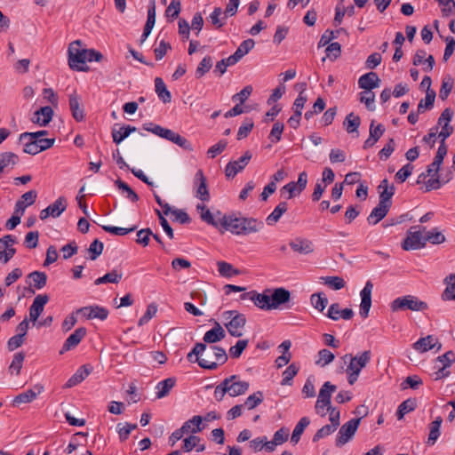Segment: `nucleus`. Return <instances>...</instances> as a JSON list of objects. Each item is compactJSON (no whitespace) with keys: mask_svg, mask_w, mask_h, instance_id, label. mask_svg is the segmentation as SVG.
<instances>
[{"mask_svg":"<svg viewBox=\"0 0 455 455\" xmlns=\"http://www.w3.org/2000/svg\"><path fill=\"white\" fill-rule=\"evenodd\" d=\"M53 110L51 107H42L35 112L32 121L41 126H46L51 122Z\"/></svg>","mask_w":455,"mask_h":455,"instance_id":"obj_29","label":"nucleus"},{"mask_svg":"<svg viewBox=\"0 0 455 455\" xmlns=\"http://www.w3.org/2000/svg\"><path fill=\"white\" fill-rule=\"evenodd\" d=\"M82 43L80 40L72 42L68 49V65L71 69L77 71H87L89 69L86 62L89 61L90 54L88 49L81 47Z\"/></svg>","mask_w":455,"mask_h":455,"instance_id":"obj_4","label":"nucleus"},{"mask_svg":"<svg viewBox=\"0 0 455 455\" xmlns=\"http://www.w3.org/2000/svg\"><path fill=\"white\" fill-rule=\"evenodd\" d=\"M222 8L215 7L207 20L213 25L216 29H220L226 24L227 18Z\"/></svg>","mask_w":455,"mask_h":455,"instance_id":"obj_35","label":"nucleus"},{"mask_svg":"<svg viewBox=\"0 0 455 455\" xmlns=\"http://www.w3.org/2000/svg\"><path fill=\"white\" fill-rule=\"evenodd\" d=\"M327 316L334 321L343 318L350 320L354 316V311L351 308L340 309L339 303H333L329 307Z\"/></svg>","mask_w":455,"mask_h":455,"instance_id":"obj_24","label":"nucleus"},{"mask_svg":"<svg viewBox=\"0 0 455 455\" xmlns=\"http://www.w3.org/2000/svg\"><path fill=\"white\" fill-rule=\"evenodd\" d=\"M196 188V196L203 202L210 200V194L207 188L206 178L202 170H198L194 180Z\"/></svg>","mask_w":455,"mask_h":455,"instance_id":"obj_16","label":"nucleus"},{"mask_svg":"<svg viewBox=\"0 0 455 455\" xmlns=\"http://www.w3.org/2000/svg\"><path fill=\"white\" fill-rule=\"evenodd\" d=\"M86 335V329L84 327L77 328L72 334L68 336L66 341L63 344L62 348L60 351V355H63L65 352L71 350L76 347L81 340Z\"/></svg>","mask_w":455,"mask_h":455,"instance_id":"obj_19","label":"nucleus"},{"mask_svg":"<svg viewBox=\"0 0 455 455\" xmlns=\"http://www.w3.org/2000/svg\"><path fill=\"white\" fill-rule=\"evenodd\" d=\"M441 165H436L435 161H433L427 168L426 173L430 176V179L425 182L426 192L439 189L443 183H447L451 178L447 180H441L439 175Z\"/></svg>","mask_w":455,"mask_h":455,"instance_id":"obj_11","label":"nucleus"},{"mask_svg":"<svg viewBox=\"0 0 455 455\" xmlns=\"http://www.w3.org/2000/svg\"><path fill=\"white\" fill-rule=\"evenodd\" d=\"M48 301L49 297L47 294H39L34 299L33 303L29 307L30 321L33 323L37 321Z\"/></svg>","mask_w":455,"mask_h":455,"instance_id":"obj_17","label":"nucleus"},{"mask_svg":"<svg viewBox=\"0 0 455 455\" xmlns=\"http://www.w3.org/2000/svg\"><path fill=\"white\" fill-rule=\"evenodd\" d=\"M224 325L228 333L235 338L242 337L246 323V317L236 310L225 311L222 314Z\"/></svg>","mask_w":455,"mask_h":455,"instance_id":"obj_6","label":"nucleus"},{"mask_svg":"<svg viewBox=\"0 0 455 455\" xmlns=\"http://www.w3.org/2000/svg\"><path fill=\"white\" fill-rule=\"evenodd\" d=\"M421 385L422 379L417 375L408 376L401 384L403 389H406L407 387L417 389Z\"/></svg>","mask_w":455,"mask_h":455,"instance_id":"obj_63","label":"nucleus"},{"mask_svg":"<svg viewBox=\"0 0 455 455\" xmlns=\"http://www.w3.org/2000/svg\"><path fill=\"white\" fill-rule=\"evenodd\" d=\"M321 279L325 285L333 290H340L346 285L344 279L339 276H323Z\"/></svg>","mask_w":455,"mask_h":455,"instance_id":"obj_50","label":"nucleus"},{"mask_svg":"<svg viewBox=\"0 0 455 455\" xmlns=\"http://www.w3.org/2000/svg\"><path fill=\"white\" fill-rule=\"evenodd\" d=\"M136 131V127L131 125H124L119 131H112L113 141L116 144H120L124 139H126L132 132Z\"/></svg>","mask_w":455,"mask_h":455,"instance_id":"obj_44","label":"nucleus"},{"mask_svg":"<svg viewBox=\"0 0 455 455\" xmlns=\"http://www.w3.org/2000/svg\"><path fill=\"white\" fill-rule=\"evenodd\" d=\"M122 279V274H119L116 270H112L111 272L107 273L101 277L97 278L94 281L96 285H100L102 283H117Z\"/></svg>","mask_w":455,"mask_h":455,"instance_id":"obj_47","label":"nucleus"},{"mask_svg":"<svg viewBox=\"0 0 455 455\" xmlns=\"http://www.w3.org/2000/svg\"><path fill=\"white\" fill-rule=\"evenodd\" d=\"M290 246L300 254H308L314 251L312 242L307 239L297 238L290 242Z\"/></svg>","mask_w":455,"mask_h":455,"instance_id":"obj_33","label":"nucleus"},{"mask_svg":"<svg viewBox=\"0 0 455 455\" xmlns=\"http://www.w3.org/2000/svg\"><path fill=\"white\" fill-rule=\"evenodd\" d=\"M416 403L414 400L407 399L403 401L397 409L396 416L398 419H402L405 414L412 411L415 409Z\"/></svg>","mask_w":455,"mask_h":455,"instance_id":"obj_52","label":"nucleus"},{"mask_svg":"<svg viewBox=\"0 0 455 455\" xmlns=\"http://www.w3.org/2000/svg\"><path fill=\"white\" fill-rule=\"evenodd\" d=\"M263 393L261 391H257L246 398L243 405L247 407L248 410H252L260 404L263 402Z\"/></svg>","mask_w":455,"mask_h":455,"instance_id":"obj_51","label":"nucleus"},{"mask_svg":"<svg viewBox=\"0 0 455 455\" xmlns=\"http://www.w3.org/2000/svg\"><path fill=\"white\" fill-rule=\"evenodd\" d=\"M155 89L157 96L164 103L171 102V92L167 90L166 85L162 78L156 77L155 79Z\"/></svg>","mask_w":455,"mask_h":455,"instance_id":"obj_38","label":"nucleus"},{"mask_svg":"<svg viewBox=\"0 0 455 455\" xmlns=\"http://www.w3.org/2000/svg\"><path fill=\"white\" fill-rule=\"evenodd\" d=\"M69 108L75 120L77 122L84 120V109L80 107V98L76 92L69 95Z\"/></svg>","mask_w":455,"mask_h":455,"instance_id":"obj_30","label":"nucleus"},{"mask_svg":"<svg viewBox=\"0 0 455 455\" xmlns=\"http://www.w3.org/2000/svg\"><path fill=\"white\" fill-rule=\"evenodd\" d=\"M299 367L295 363L289 365L283 372V379L281 384L283 386L291 385L292 379L297 375Z\"/></svg>","mask_w":455,"mask_h":455,"instance_id":"obj_55","label":"nucleus"},{"mask_svg":"<svg viewBox=\"0 0 455 455\" xmlns=\"http://www.w3.org/2000/svg\"><path fill=\"white\" fill-rule=\"evenodd\" d=\"M443 423V419L442 417L438 416L436 417V419L432 421L429 426H428V428H429V434H428V437H427V445H434L436 441L438 440L440 435H441V425Z\"/></svg>","mask_w":455,"mask_h":455,"instance_id":"obj_32","label":"nucleus"},{"mask_svg":"<svg viewBox=\"0 0 455 455\" xmlns=\"http://www.w3.org/2000/svg\"><path fill=\"white\" fill-rule=\"evenodd\" d=\"M385 132V127L383 124H379L375 125V121L372 120L370 124L369 129V138L363 143V149H368L373 147L376 142L380 139V137Z\"/></svg>","mask_w":455,"mask_h":455,"instance_id":"obj_21","label":"nucleus"},{"mask_svg":"<svg viewBox=\"0 0 455 455\" xmlns=\"http://www.w3.org/2000/svg\"><path fill=\"white\" fill-rule=\"evenodd\" d=\"M371 359V353L370 350L363 351L355 356L347 354L342 357L344 363L348 362L346 372L347 374V381L350 385H354L357 381L362 369L370 363Z\"/></svg>","mask_w":455,"mask_h":455,"instance_id":"obj_3","label":"nucleus"},{"mask_svg":"<svg viewBox=\"0 0 455 455\" xmlns=\"http://www.w3.org/2000/svg\"><path fill=\"white\" fill-rule=\"evenodd\" d=\"M426 243L430 242L433 244H440L443 243L445 241V236L437 229H432L430 231H427L426 235Z\"/></svg>","mask_w":455,"mask_h":455,"instance_id":"obj_58","label":"nucleus"},{"mask_svg":"<svg viewBox=\"0 0 455 455\" xmlns=\"http://www.w3.org/2000/svg\"><path fill=\"white\" fill-rule=\"evenodd\" d=\"M411 228L408 233L406 238L402 243V248L404 251L418 250L426 246V238L422 235L421 228L419 230L412 231Z\"/></svg>","mask_w":455,"mask_h":455,"instance_id":"obj_10","label":"nucleus"},{"mask_svg":"<svg viewBox=\"0 0 455 455\" xmlns=\"http://www.w3.org/2000/svg\"><path fill=\"white\" fill-rule=\"evenodd\" d=\"M200 218L204 222L211 226H213L215 228H219L220 226L219 215H217V213L213 215L209 209H207L204 212H202L200 214Z\"/></svg>","mask_w":455,"mask_h":455,"instance_id":"obj_62","label":"nucleus"},{"mask_svg":"<svg viewBox=\"0 0 455 455\" xmlns=\"http://www.w3.org/2000/svg\"><path fill=\"white\" fill-rule=\"evenodd\" d=\"M207 345L203 342L196 343L193 349L187 355V359L190 363H197L203 358V354L206 351Z\"/></svg>","mask_w":455,"mask_h":455,"instance_id":"obj_39","label":"nucleus"},{"mask_svg":"<svg viewBox=\"0 0 455 455\" xmlns=\"http://www.w3.org/2000/svg\"><path fill=\"white\" fill-rule=\"evenodd\" d=\"M360 101L364 103L366 108L373 111L375 109L374 101L375 94L371 91H365L360 93Z\"/></svg>","mask_w":455,"mask_h":455,"instance_id":"obj_61","label":"nucleus"},{"mask_svg":"<svg viewBox=\"0 0 455 455\" xmlns=\"http://www.w3.org/2000/svg\"><path fill=\"white\" fill-rule=\"evenodd\" d=\"M203 421V418L201 416H194L192 419L187 420L180 428L176 429L169 437V443L171 446H174V444L180 441L183 435L188 433L191 429V424H196V428L191 430L192 433L201 432L203 427H201V424Z\"/></svg>","mask_w":455,"mask_h":455,"instance_id":"obj_8","label":"nucleus"},{"mask_svg":"<svg viewBox=\"0 0 455 455\" xmlns=\"http://www.w3.org/2000/svg\"><path fill=\"white\" fill-rule=\"evenodd\" d=\"M227 361L228 355L223 347L210 346L203 354L199 366L204 369L216 370L219 365L224 364Z\"/></svg>","mask_w":455,"mask_h":455,"instance_id":"obj_5","label":"nucleus"},{"mask_svg":"<svg viewBox=\"0 0 455 455\" xmlns=\"http://www.w3.org/2000/svg\"><path fill=\"white\" fill-rule=\"evenodd\" d=\"M92 367L89 365H82L77 369V371L69 378V379L65 384L66 388H70L75 387L84 381L91 373Z\"/></svg>","mask_w":455,"mask_h":455,"instance_id":"obj_26","label":"nucleus"},{"mask_svg":"<svg viewBox=\"0 0 455 455\" xmlns=\"http://www.w3.org/2000/svg\"><path fill=\"white\" fill-rule=\"evenodd\" d=\"M435 99V92L434 90H427L425 99L421 100L418 105V113H424L431 109L434 106Z\"/></svg>","mask_w":455,"mask_h":455,"instance_id":"obj_45","label":"nucleus"},{"mask_svg":"<svg viewBox=\"0 0 455 455\" xmlns=\"http://www.w3.org/2000/svg\"><path fill=\"white\" fill-rule=\"evenodd\" d=\"M44 391V387L40 384L36 385L33 388L23 392L15 396L14 403H28L34 401L38 395Z\"/></svg>","mask_w":455,"mask_h":455,"instance_id":"obj_27","label":"nucleus"},{"mask_svg":"<svg viewBox=\"0 0 455 455\" xmlns=\"http://www.w3.org/2000/svg\"><path fill=\"white\" fill-rule=\"evenodd\" d=\"M217 266L220 275L224 277H231L239 274V270L234 268L230 263L226 261H218Z\"/></svg>","mask_w":455,"mask_h":455,"instance_id":"obj_48","label":"nucleus"},{"mask_svg":"<svg viewBox=\"0 0 455 455\" xmlns=\"http://www.w3.org/2000/svg\"><path fill=\"white\" fill-rule=\"evenodd\" d=\"M412 347L419 353H426L431 349H435L438 352L442 348V344L434 335H427L413 343Z\"/></svg>","mask_w":455,"mask_h":455,"instance_id":"obj_12","label":"nucleus"},{"mask_svg":"<svg viewBox=\"0 0 455 455\" xmlns=\"http://www.w3.org/2000/svg\"><path fill=\"white\" fill-rule=\"evenodd\" d=\"M68 203L64 196H60L53 204H50L49 210L52 218H58L67 209Z\"/></svg>","mask_w":455,"mask_h":455,"instance_id":"obj_43","label":"nucleus"},{"mask_svg":"<svg viewBox=\"0 0 455 455\" xmlns=\"http://www.w3.org/2000/svg\"><path fill=\"white\" fill-rule=\"evenodd\" d=\"M217 215H219L220 227L238 235L257 233L264 227V223L261 220L254 218L237 217L235 214L222 215L220 212H217Z\"/></svg>","mask_w":455,"mask_h":455,"instance_id":"obj_1","label":"nucleus"},{"mask_svg":"<svg viewBox=\"0 0 455 455\" xmlns=\"http://www.w3.org/2000/svg\"><path fill=\"white\" fill-rule=\"evenodd\" d=\"M19 157L12 152H4L0 154V174L5 168L13 167L18 163Z\"/></svg>","mask_w":455,"mask_h":455,"instance_id":"obj_41","label":"nucleus"},{"mask_svg":"<svg viewBox=\"0 0 455 455\" xmlns=\"http://www.w3.org/2000/svg\"><path fill=\"white\" fill-rule=\"evenodd\" d=\"M25 359V355L22 352L17 353L14 355L13 359L12 361L11 365L9 366V371L11 373H14L16 375H19L20 372V370L23 365V362Z\"/></svg>","mask_w":455,"mask_h":455,"instance_id":"obj_54","label":"nucleus"},{"mask_svg":"<svg viewBox=\"0 0 455 455\" xmlns=\"http://www.w3.org/2000/svg\"><path fill=\"white\" fill-rule=\"evenodd\" d=\"M373 289V283L371 281H367L364 287L360 292L361 304H360V315L363 318H367L371 307V292Z\"/></svg>","mask_w":455,"mask_h":455,"instance_id":"obj_14","label":"nucleus"},{"mask_svg":"<svg viewBox=\"0 0 455 455\" xmlns=\"http://www.w3.org/2000/svg\"><path fill=\"white\" fill-rule=\"evenodd\" d=\"M334 358L335 355L332 352L323 348L318 352V359L316 360L315 363L321 367H324L331 363Z\"/></svg>","mask_w":455,"mask_h":455,"instance_id":"obj_53","label":"nucleus"},{"mask_svg":"<svg viewBox=\"0 0 455 455\" xmlns=\"http://www.w3.org/2000/svg\"><path fill=\"white\" fill-rule=\"evenodd\" d=\"M161 138L175 143L187 151H193L192 144L185 137L170 129L164 128Z\"/></svg>","mask_w":455,"mask_h":455,"instance_id":"obj_18","label":"nucleus"},{"mask_svg":"<svg viewBox=\"0 0 455 455\" xmlns=\"http://www.w3.org/2000/svg\"><path fill=\"white\" fill-rule=\"evenodd\" d=\"M175 383L176 379L174 378H168L160 381L156 387L157 389L156 398L161 399L167 396L172 388L175 386Z\"/></svg>","mask_w":455,"mask_h":455,"instance_id":"obj_37","label":"nucleus"},{"mask_svg":"<svg viewBox=\"0 0 455 455\" xmlns=\"http://www.w3.org/2000/svg\"><path fill=\"white\" fill-rule=\"evenodd\" d=\"M103 243L95 239L89 246L88 251L90 253V259L95 260L103 251Z\"/></svg>","mask_w":455,"mask_h":455,"instance_id":"obj_57","label":"nucleus"},{"mask_svg":"<svg viewBox=\"0 0 455 455\" xmlns=\"http://www.w3.org/2000/svg\"><path fill=\"white\" fill-rule=\"evenodd\" d=\"M310 424V420L307 417H303L299 419V421L295 426L293 429L291 442L294 444L298 443L301 435L303 434L305 428Z\"/></svg>","mask_w":455,"mask_h":455,"instance_id":"obj_42","label":"nucleus"},{"mask_svg":"<svg viewBox=\"0 0 455 455\" xmlns=\"http://www.w3.org/2000/svg\"><path fill=\"white\" fill-rule=\"evenodd\" d=\"M224 380H228L227 385L228 395L233 397L245 394L250 387L249 382L239 380L236 375H232Z\"/></svg>","mask_w":455,"mask_h":455,"instance_id":"obj_15","label":"nucleus"},{"mask_svg":"<svg viewBox=\"0 0 455 455\" xmlns=\"http://www.w3.org/2000/svg\"><path fill=\"white\" fill-rule=\"evenodd\" d=\"M361 124V119L358 116L355 115L353 112L349 113L344 122L343 126L347 132V133H353L357 132L359 126Z\"/></svg>","mask_w":455,"mask_h":455,"instance_id":"obj_40","label":"nucleus"},{"mask_svg":"<svg viewBox=\"0 0 455 455\" xmlns=\"http://www.w3.org/2000/svg\"><path fill=\"white\" fill-rule=\"evenodd\" d=\"M77 312L83 314L87 319L105 320L108 315V310L98 305L81 307Z\"/></svg>","mask_w":455,"mask_h":455,"instance_id":"obj_20","label":"nucleus"},{"mask_svg":"<svg viewBox=\"0 0 455 455\" xmlns=\"http://www.w3.org/2000/svg\"><path fill=\"white\" fill-rule=\"evenodd\" d=\"M379 191V203L388 205L391 207L392 205V196L395 195V188L393 184L389 185V182L387 179L381 180L380 184L378 187Z\"/></svg>","mask_w":455,"mask_h":455,"instance_id":"obj_22","label":"nucleus"},{"mask_svg":"<svg viewBox=\"0 0 455 455\" xmlns=\"http://www.w3.org/2000/svg\"><path fill=\"white\" fill-rule=\"evenodd\" d=\"M212 67V59L210 56L204 57L199 63L196 70V76L197 78L202 77L206 74Z\"/></svg>","mask_w":455,"mask_h":455,"instance_id":"obj_56","label":"nucleus"},{"mask_svg":"<svg viewBox=\"0 0 455 455\" xmlns=\"http://www.w3.org/2000/svg\"><path fill=\"white\" fill-rule=\"evenodd\" d=\"M391 207L379 202L378 205L373 208L370 215L367 217V221L370 225H376L382 220L389 212Z\"/></svg>","mask_w":455,"mask_h":455,"instance_id":"obj_28","label":"nucleus"},{"mask_svg":"<svg viewBox=\"0 0 455 455\" xmlns=\"http://www.w3.org/2000/svg\"><path fill=\"white\" fill-rule=\"evenodd\" d=\"M254 40L251 38L246 39L243 42H242V44L238 46L235 52L237 54V56H239L242 59L254 47Z\"/></svg>","mask_w":455,"mask_h":455,"instance_id":"obj_64","label":"nucleus"},{"mask_svg":"<svg viewBox=\"0 0 455 455\" xmlns=\"http://www.w3.org/2000/svg\"><path fill=\"white\" fill-rule=\"evenodd\" d=\"M248 342V339H239L235 346L229 348L230 356L232 358H239L247 347Z\"/></svg>","mask_w":455,"mask_h":455,"instance_id":"obj_60","label":"nucleus"},{"mask_svg":"<svg viewBox=\"0 0 455 455\" xmlns=\"http://www.w3.org/2000/svg\"><path fill=\"white\" fill-rule=\"evenodd\" d=\"M151 235H153V232L149 228L139 230L137 232L136 243L143 247L148 246L149 244Z\"/></svg>","mask_w":455,"mask_h":455,"instance_id":"obj_59","label":"nucleus"},{"mask_svg":"<svg viewBox=\"0 0 455 455\" xmlns=\"http://www.w3.org/2000/svg\"><path fill=\"white\" fill-rule=\"evenodd\" d=\"M360 421L361 418L352 419L339 428L336 438V446L341 447L353 438Z\"/></svg>","mask_w":455,"mask_h":455,"instance_id":"obj_9","label":"nucleus"},{"mask_svg":"<svg viewBox=\"0 0 455 455\" xmlns=\"http://www.w3.org/2000/svg\"><path fill=\"white\" fill-rule=\"evenodd\" d=\"M290 299V291L280 287L273 291L267 289L263 293L255 291L253 303L259 309L269 311L278 308L281 305L289 302Z\"/></svg>","mask_w":455,"mask_h":455,"instance_id":"obj_2","label":"nucleus"},{"mask_svg":"<svg viewBox=\"0 0 455 455\" xmlns=\"http://www.w3.org/2000/svg\"><path fill=\"white\" fill-rule=\"evenodd\" d=\"M27 282L36 290L43 289L47 283V275L44 272L34 271L27 276Z\"/></svg>","mask_w":455,"mask_h":455,"instance_id":"obj_31","label":"nucleus"},{"mask_svg":"<svg viewBox=\"0 0 455 455\" xmlns=\"http://www.w3.org/2000/svg\"><path fill=\"white\" fill-rule=\"evenodd\" d=\"M310 301L313 307L320 312H323L328 304L327 297L321 292L312 294Z\"/></svg>","mask_w":455,"mask_h":455,"instance_id":"obj_49","label":"nucleus"},{"mask_svg":"<svg viewBox=\"0 0 455 455\" xmlns=\"http://www.w3.org/2000/svg\"><path fill=\"white\" fill-rule=\"evenodd\" d=\"M337 390V386L326 381L322 386L318 395V403H325L331 405V394Z\"/></svg>","mask_w":455,"mask_h":455,"instance_id":"obj_34","label":"nucleus"},{"mask_svg":"<svg viewBox=\"0 0 455 455\" xmlns=\"http://www.w3.org/2000/svg\"><path fill=\"white\" fill-rule=\"evenodd\" d=\"M380 84V79L375 72H369L362 76L358 80V85L361 89L366 91H371L372 89L378 88Z\"/></svg>","mask_w":455,"mask_h":455,"instance_id":"obj_25","label":"nucleus"},{"mask_svg":"<svg viewBox=\"0 0 455 455\" xmlns=\"http://www.w3.org/2000/svg\"><path fill=\"white\" fill-rule=\"evenodd\" d=\"M225 337V330L220 323L215 322L213 328L204 333L203 340L204 344H212L222 340Z\"/></svg>","mask_w":455,"mask_h":455,"instance_id":"obj_23","label":"nucleus"},{"mask_svg":"<svg viewBox=\"0 0 455 455\" xmlns=\"http://www.w3.org/2000/svg\"><path fill=\"white\" fill-rule=\"evenodd\" d=\"M251 157V153L246 151L238 160L229 162L225 168L226 176L228 178H234L246 167Z\"/></svg>","mask_w":455,"mask_h":455,"instance_id":"obj_13","label":"nucleus"},{"mask_svg":"<svg viewBox=\"0 0 455 455\" xmlns=\"http://www.w3.org/2000/svg\"><path fill=\"white\" fill-rule=\"evenodd\" d=\"M288 210V204L281 202L274 209V211L267 217L266 222L269 226H273L279 221L283 213Z\"/></svg>","mask_w":455,"mask_h":455,"instance_id":"obj_36","label":"nucleus"},{"mask_svg":"<svg viewBox=\"0 0 455 455\" xmlns=\"http://www.w3.org/2000/svg\"><path fill=\"white\" fill-rule=\"evenodd\" d=\"M428 308L425 301L419 299V298L412 295H406L398 297L394 299L390 304V309L393 312L397 311H425Z\"/></svg>","mask_w":455,"mask_h":455,"instance_id":"obj_7","label":"nucleus"},{"mask_svg":"<svg viewBox=\"0 0 455 455\" xmlns=\"http://www.w3.org/2000/svg\"><path fill=\"white\" fill-rule=\"evenodd\" d=\"M454 84V80L451 76H445L443 78L442 85L439 91V98L445 100L451 93Z\"/></svg>","mask_w":455,"mask_h":455,"instance_id":"obj_46","label":"nucleus"}]
</instances>
